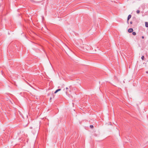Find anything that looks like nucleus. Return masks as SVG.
Returning <instances> with one entry per match:
<instances>
[{"label": "nucleus", "instance_id": "9d476101", "mask_svg": "<svg viewBox=\"0 0 148 148\" xmlns=\"http://www.w3.org/2000/svg\"><path fill=\"white\" fill-rule=\"evenodd\" d=\"M130 24H132V21H130Z\"/></svg>", "mask_w": 148, "mask_h": 148}, {"label": "nucleus", "instance_id": "1a4fd4ad", "mask_svg": "<svg viewBox=\"0 0 148 148\" xmlns=\"http://www.w3.org/2000/svg\"><path fill=\"white\" fill-rule=\"evenodd\" d=\"M57 92H58L56 90V91L54 92V93H56Z\"/></svg>", "mask_w": 148, "mask_h": 148}, {"label": "nucleus", "instance_id": "4468645a", "mask_svg": "<svg viewBox=\"0 0 148 148\" xmlns=\"http://www.w3.org/2000/svg\"><path fill=\"white\" fill-rule=\"evenodd\" d=\"M146 72L147 73H148V71H146Z\"/></svg>", "mask_w": 148, "mask_h": 148}, {"label": "nucleus", "instance_id": "39448f33", "mask_svg": "<svg viewBox=\"0 0 148 148\" xmlns=\"http://www.w3.org/2000/svg\"><path fill=\"white\" fill-rule=\"evenodd\" d=\"M136 12V13L138 14L140 13V11L139 10H137Z\"/></svg>", "mask_w": 148, "mask_h": 148}, {"label": "nucleus", "instance_id": "ddd939ff", "mask_svg": "<svg viewBox=\"0 0 148 148\" xmlns=\"http://www.w3.org/2000/svg\"><path fill=\"white\" fill-rule=\"evenodd\" d=\"M52 99V98L51 97H50V100H51Z\"/></svg>", "mask_w": 148, "mask_h": 148}, {"label": "nucleus", "instance_id": "f03ea898", "mask_svg": "<svg viewBox=\"0 0 148 148\" xmlns=\"http://www.w3.org/2000/svg\"><path fill=\"white\" fill-rule=\"evenodd\" d=\"M133 29L132 28H130L128 29V32L129 33H131L133 32Z\"/></svg>", "mask_w": 148, "mask_h": 148}, {"label": "nucleus", "instance_id": "f257e3e1", "mask_svg": "<svg viewBox=\"0 0 148 148\" xmlns=\"http://www.w3.org/2000/svg\"><path fill=\"white\" fill-rule=\"evenodd\" d=\"M131 16H132L131 14H129L128 16V18H127V23L128 24L129 23H128V21L130 19L131 17Z\"/></svg>", "mask_w": 148, "mask_h": 148}, {"label": "nucleus", "instance_id": "0eeeda50", "mask_svg": "<svg viewBox=\"0 0 148 148\" xmlns=\"http://www.w3.org/2000/svg\"><path fill=\"white\" fill-rule=\"evenodd\" d=\"M61 90V89H58L57 90H56L58 92L59 91H60Z\"/></svg>", "mask_w": 148, "mask_h": 148}, {"label": "nucleus", "instance_id": "9b49d317", "mask_svg": "<svg viewBox=\"0 0 148 148\" xmlns=\"http://www.w3.org/2000/svg\"><path fill=\"white\" fill-rule=\"evenodd\" d=\"M142 38L143 39V38H144V36H142Z\"/></svg>", "mask_w": 148, "mask_h": 148}, {"label": "nucleus", "instance_id": "7ed1b4c3", "mask_svg": "<svg viewBox=\"0 0 148 148\" xmlns=\"http://www.w3.org/2000/svg\"><path fill=\"white\" fill-rule=\"evenodd\" d=\"M145 26L146 27H148V22H146L145 23Z\"/></svg>", "mask_w": 148, "mask_h": 148}, {"label": "nucleus", "instance_id": "f8f14e48", "mask_svg": "<svg viewBox=\"0 0 148 148\" xmlns=\"http://www.w3.org/2000/svg\"><path fill=\"white\" fill-rule=\"evenodd\" d=\"M66 90H68V89H69L67 87H66Z\"/></svg>", "mask_w": 148, "mask_h": 148}, {"label": "nucleus", "instance_id": "6e6552de", "mask_svg": "<svg viewBox=\"0 0 148 148\" xmlns=\"http://www.w3.org/2000/svg\"><path fill=\"white\" fill-rule=\"evenodd\" d=\"M90 128H92L93 127V125H90Z\"/></svg>", "mask_w": 148, "mask_h": 148}, {"label": "nucleus", "instance_id": "20e7f679", "mask_svg": "<svg viewBox=\"0 0 148 148\" xmlns=\"http://www.w3.org/2000/svg\"><path fill=\"white\" fill-rule=\"evenodd\" d=\"M132 34L133 35H135L136 34V33L135 32H132Z\"/></svg>", "mask_w": 148, "mask_h": 148}, {"label": "nucleus", "instance_id": "423d86ee", "mask_svg": "<svg viewBox=\"0 0 148 148\" xmlns=\"http://www.w3.org/2000/svg\"><path fill=\"white\" fill-rule=\"evenodd\" d=\"M141 59H142L143 60H144V56H143L141 57Z\"/></svg>", "mask_w": 148, "mask_h": 148}, {"label": "nucleus", "instance_id": "2eb2a0df", "mask_svg": "<svg viewBox=\"0 0 148 148\" xmlns=\"http://www.w3.org/2000/svg\"><path fill=\"white\" fill-rule=\"evenodd\" d=\"M67 92V91L66 92V93Z\"/></svg>", "mask_w": 148, "mask_h": 148}]
</instances>
